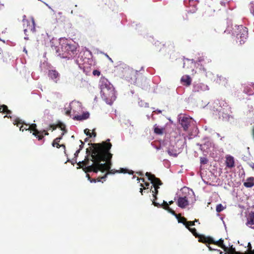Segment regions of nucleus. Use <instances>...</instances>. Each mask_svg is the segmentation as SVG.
<instances>
[{"instance_id":"4468645a","label":"nucleus","mask_w":254,"mask_h":254,"mask_svg":"<svg viewBox=\"0 0 254 254\" xmlns=\"http://www.w3.org/2000/svg\"><path fill=\"white\" fill-rule=\"evenodd\" d=\"M197 238H198V241L199 242L204 243V244H210L213 242V238L210 237H206L204 235H199Z\"/></svg>"},{"instance_id":"6ab92c4d","label":"nucleus","mask_w":254,"mask_h":254,"mask_svg":"<svg viewBox=\"0 0 254 254\" xmlns=\"http://www.w3.org/2000/svg\"><path fill=\"white\" fill-rule=\"evenodd\" d=\"M168 153L170 155L174 157H176L180 153L178 150L175 148L174 146H170L168 149Z\"/></svg>"},{"instance_id":"bb28decb","label":"nucleus","mask_w":254,"mask_h":254,"mask_svg":"<svg viewBox=\"0 0 254 254\" xmlns=\"http://www.w3.org/2000/svg\"><path fill=\"white\" fill-rule=\"evenodd\" d=\"M201 83H196L194 84L193 88V91L194 92H199L201 90Z\"/></svg>"},{"instance_id":"e2e57ef3","label":"nucleus","mask_w":254,"mask_h":254,"mask_svg":"<svg viewBox=\"0 0 254 254\" xmlns=\"http://www.w3.org/2000/svg\"><path fill=\"white\" fill-rule=\"evenodd\" d=\"M87 141V138H86V139H85V141Z\"/></svg>"},{"instance_id":"c9c22d12","label":"nucleus","mask_w":254,"mask_h":254,"mask_svg":"<svg viewBox=\"0 0 254 254\" xmlns=\"http://www.w3.org/2000/svg\"><path fill=\"white\" fill-rule=\"evenodd\" d=\"M58 126L59 128H61V130L64 131L65 132H66V130H65V127L64 125L61 123L59 125H58Z\"/></svg>"},{"instance_id":"69168bd1","label":"nucleus","mask_w":254,"mask_h":254,"mask_svg":"<svg viewBox=\"0 0 254 254\" xmlns=\"http://www.w3.org/2000/svg\"><path fill=\"white\" fill-rule=\"evenodd\" d=\"M151 189H152V188H151V189H150V190H149V191H150L151 190Z\"/></svg>"},{"instance_id":"39448f33","label":"nucleus","mask_w":254,"mask_h":254,"mask_svg":"<svg viewBox=\"0 0 254 254\" xmlns=\"http://www.w3.org/2000/svg\"><path fill=\"white\" fill-rule=\"evenodd\" d=\"M23 22L24 31L26 35L27 33H34L35 31V24L33 19L31 20H24Z\"/></svg>"},{"instance_id":"a18cd8bd","label":"nucleus","mask_w":254,"mask_h":254,"mask_svg":"<svg viewBox=\"0 0 254 254\" xmlns=\"http://www.w3.org/2000/svg\"><path fill=\"white\" fill-rule=\"evenodd\" d=\"M89 180L91 183H96V180L95 179H90V180Z\"/></svg>"},{"instance_id":"13d9d810","label":"nucleus","mask_w":254,"mask_h":254,"mask_svg":"<svg viewBox=\"0 0 254 254\" xmlns=\"http://www.w3.org/2000/svg\"><path fill=\"white\" fill-rule=\"evenodd\" d=\"M128 173L130 174H133V172L132 171H131V172H129Z\"/></svg>"},{"instance_id":"2f4dec72","label":"nucleus","mask_w":254,"mask_h":254,"mask_svg":"<svg viewBox=\"0 0 254 254\" xmlns=\"http://www.w3.org/2000/svg\"><path fill=\"white\" fill-rule=\"evenodd\" d=\"M224 209V207L221 204L217 205L216 207V210L217 212H220Z\"/></svg>"},{"instance_id":"0eeeda50","label":"nucleus","mask_w":254,"mask_h":254,"mask_svg":"<svg viewBox=\"0 0 254 254\" xmlns=\"http://www.w3.org/2000/svg\"><path fill=\"white\" fill-rule=\"evenodd\" d=\"M153 204L155 206H156L157 207H163V209L167 210L169 212L175 216L176 217L177 216V215L178 214H176L175 212L173 209H172L169 207V206H168V203L165 200H163V203L162 204H160L154 201Z\"/></svg>"},{"instance_id":"603ef678","label":"nucleus","mask_w":254,"mask_h":254,"mask_svg":"<svg viewBox=\"0 0 254 254\" xmlns=\"http://www.w3.org/2000/svg\"><path fill=\"white\" fill-rule=\"evenodd\" d=\"M61 146V147H63L64 148H65V146L64 145V144H61L60 145Z\"/></svg>"},{"instance_id":"9d476101","label":"nucleus","mask_w":254,"mask_h":254,"mask_svg":"<svg viewBox=\"0 0 254 254\" xmlns=\"http://www.w3.org/2000/svg\"><path fill=\"white\" fill-rule=\"evenodd\" d=\"M13 124L17 127L21 125V126L20 127L19 129L22 131H23L24 130H29L30 128L29 125L24 124L23 122L19 118H16L14 121Z\"/></svg>"},{"instance_id":"ddd939ff","label":"nucleus","mask_w":254,"mask_h":254,"mask_svg":"<svg viewBox=\"0 0 254 254\" xmlns=\"http://www.w3.org/2000/svg\"><path fill=\"white\" fill-rule=\"evenodd\" d=\"M177 204L181 208H185L189 205V200L187 197H180L178 199Z\"/></svg>"},{"instance_id":"5fc2aeb1","label":"nucleus","mask_w":254,"mask_h":254,"mask_svg":"<svg viewBox=\"0 0 254 254\" xmlns=\"http://www.w3.org/2000/svg\"><path fill=\"white\" fill-rule=\"evenodd\" d=\"M121 170H122L121 172H122V173H126V172L124 171V169H121Z\"/></svg>"},{"instance_id":"72a5a7b5","label":"nucleus","mask_w":254,"mask_h":254,"mask_svg":"<svg viewBox=\"0 0 254 254\" xmlns=\"http://www.w3.org/2000/svg\"><path fill=\"white\" fill-rule=\"evenodd\" d=\"M200 163L201 164H206L208 162V160L205 157H200Z\"/></svg>"},{"instance_id":"7c9ffc66","label":"nucleus","mask_w":254,"mask_h":254,"mask_svg":"<svg viewBox=\"0 0 254 254\" xmlns=\"http://www.w3.org/2000/svg\"><path fill=\"white\" fill-rule=\"evenodd\" d=\"M39 132H40V133L39 134V135H42L43 139H44V135H49V133H48L47 130L43 129V130H40Z\"/></svg>"},{"instance_id":"423d86ee","label":"nucleus","mask_w":254,"mask_h":254,"mask_svg":"<svg viewBox=\"0 0 254 254\" xmlns=\"http://www.w3.org/2000/svg\"><path fill=\"white\" fill-rule=\"evenodd\" d=\"M145 176L148 178V180L152 184L153 187H159L162 184L161 180L159 178H156L154 175L149 172H146Z\"/></svg>"},{"instance_id":"412c9836","label":"nucleus","mask_w":254,"mask_h":254,"mask_svg":"<svg viewBox=\"0 0 254 254\" xmlns=\"http://www.w3.org/2000/svg\"><path fill=\"white\" fill-rule=\"evenodd\" d=\"M89 117V114L88 112L84 113L81 115H77L74 117V119L77 121L86 120Z\"/></svg>"},{"instance_id":"6e6552de","label":"nucleus","mask_w":254,"mask_h":254,"mask_svg":"<svg viewBox=\"0 0 254 254\" xmlns=\"http://www.w3.org/2000/svg\"><path fill=\"white\" fill-rule=\"evenodd\" d=\"M191 122V118L185 116L181 118L180 120V123L185 131L188 129Z\"/></svg>"},{"instance_id":"aec40b11","label":"nucleus","mask_w":254,"mask_h":254,"mask_svg":"<svg viewBox=\"0 0 254 254\" xmlns=\"http://www.w3.org/2000/svg\"><path fill=\"white\" fill-rule=\"evenodd\" d=\"M244 186L246 188H252L254 186V178H248L246 182L244 183Z\"/></svg>"},{"instance_id":"473e14b6","label":"nucleus","mask_w":254,"mask_h":254,"mask_svg":"<svg viewBox=\"0 0 254 254\" xmlns=\"http://www.w3.org/2000/svg\"><path fill=\"white\" fill-rule=\"evenodd\" d=\"M149 186L150 184L148 182H145L144 184L141 183L140 184V186L142 187L144 190L148 189Z\"/></svg>"},{"instance_id":"a878e982","label":"nucleus","mask_w":254,"mask_h":254,"mask_svg":"<svg viewBox=\"0 0 254 254\" xmlns=\"http://www.w3.org/2000/svg\"><path fill=\"white\" fill-rule=\"evenodd\" d=\"M205 59H206V58H205L204 56H201L198 57V58L196 60V63H197L198 64L200 63V64H206Z\"/></svg>"},{"instance_id":"e433bc0d","label":"nucleus","mask_w":254,"mask_h":254,"mask_svg":"<svg viewBox=\"0 0 254 254\" xmlns=\"http://www.w3.org/2000/svg\"><path fill=\"white\" fill-rule=\"evenodd\" d=\"M84 131L87 136H88L89 137H92V134H91V133H90L89 129L86 128L84 130Z\"/></svg>"},{"instance_id":"de8ad7c7","label":"nucleus","mask_w":254,"mask_h":254,"mask_svg":"<svg viewBox=\"0 0 254 254\" xmlns=\"http://www.w3.org/2000/svg\"><path fill=\"white\" fill-rule=\"evenodd\" d=\"M207 247H208V249H209V250L210 251H213V250H215V249H212V248L211 247H210L209 246H207Z\"/></svg>"},{"instance_id":"9b49d317","label":"nucleus","mask_w":254,"mask_h":254,"mask_svg":"<svg viewBox=\"0 0 254 254\" xmlns=\"http://www.w3.org/2000/svg\"><path fill=\"white\" fill-rule=\"evenodd\" d=\"M194 63L193 62V60H189L187 59L186 61L184 63V65L183 67L184 68H186V69H188V71H190V69L191 73L193 74L194 73Z\"/></svg>"},{"instance_id":"b1692460","label":"nucleus","mask_w":254,"mask_h":254,"mask_svg":"<svg viewBox=\"0 0 254 254\" xmlns=\"http://www.w3.org/2000/svg\"><path fill=\"white\" fill-rule=\"evenodd\" d=\"M0 113H6L7 114H11V111L8 109L7 106L2 105L0 107Z\"/></svg>"},{"instance_id":"4c0bfd02","label":"nucleus","mask_w":254,"mask_h":254,"mask_svg":"<svg viewBox=\"0 0 254 254\" xmlns=\"http://www.w3.org/2000/svg\"><path fill=\"white\" fill-rule=\"evenodd\" d=\"M101 74V72L99 70H94L93 71V74L95 76H99Z\"/></svg>"},{"instance_id":"4d7b16f0","label":"nucleus","mask_w":254,"mask_h":254,"mask_svg":"<svg viewBox=\"0 0 254 254\" xmlns=\"http://www.w3.org/2000/svg\"><path fill=\"white\" fill-rule=\"evenodd\" d=\"M252 168L254 169V164H253L252 165H251Z\"/></svg>"},{"instance_id":"6e6d98bb","label":"nucleus","mask_w":254,"mask_h":254,"mask_svg":"<svg viewBox=\"0 0 254 254\" xmlns=\"http://www.w3.org/2000/svg\"><path fill=\"white\" fill-rule=\"evenodd\" d=\"M193 221L194 222V223L195 222H198V220L195 219Z\"/></svg>"},{"instance_id":"7ed1b4c3","label":"nucleus","mask_w":254,"mask_h":254,"mask_svg":"<svg viewBox=\"0 0 254 254\" xmlns=\"http://www.w3.org/2000/svg\"><path fill=\"white\" fill-rule=\"evenodd\" d=\"M53 50H55L58 55L64 58H72L74 57L78 53L77 46L75 44L68 43L67 42L63 43L62 45V51L64 52L62 55L59 53V48L57 46H51Z\"/></svg>"},{"instance_id":"20e7f679","label":"nucleus","mask_w":254,"mask_h":254,"mask_svg":"<svg viewBox=\"0 0 254 254\" xmlns=\"http://www.w3.org/2000/svg\"><path fill=\"white\" fill-rule=\"evenodd\" d=\"M237 27V31H236L237 42L242 45L246 42L248 37V28L242 25Z\"/></svg>"},{"instance_id":"37998d69","label":"nucleus","mask_w":254,"mask_h":254,"mask_svg":"<svg viewBox=\"0 0 254 254\" xmlns=\"http://www.w3.org/2000/svg\"><path fill=\"white\" fill-rule=\"evenodd\" d=\"M50 127L52 128L53 130H55V129H56V127H56V126H54V125H50Z\"/></svg>"},{"instance_id":"cd10ccee","label":"nucleus","mask_w":254,"mask_h":254,"mask_svg":"<svg viewBox=\"0 0 254 254\" xmlns=\"http://www.w3.org/2000/svg\"><path fill=\"white\" fill-rule=\"evenodd\" d=\"M154 187V189L153 190H152V193H153V197H154V199L152 201L153 203L154 201L155 202H156L155 200L157 199V194L158 193V189L159 188V187Z\"/></svg>"},{"instance_id":"393cba45","label":"nucleus","mask_w":254,"mask_h":254,"mask_svg":"<svg viewBox=\"0 0 254 254\" xmlns=\"http://www.w3.org/2000/svg\"><path fill=\"white\" fill-rule=\"evenodd\" d=\"M244 92L248 94V95H253L254 94V91L251 89V88L248 86H247L245 87Z\"/></svg>"},{"instance_id":"864d4df0","label":"nucleus","mask_w":254,"mask_h":254,"mask_svg":"<svg viewBox=\"0 0 254 254\" xmlns=\"http://www.w3.org/2000/svg\"><path fill=\"white\" fill-rule=\"evenodd\" d=\"M86 176L88 178V180H90L91 178H90V177L89 175L87 174Z\"/></svg>"},{"instance_id":"f257e3e1","label":"nucleus","mask_w":254,"mask_h":254,"mask_svg":"<svg viewBox=\"0 0 254 254\" xmlns=\"http://www.w3.org/2000/svg\"><path fill=\"white\" fill-rule=\"evenodd\" d=\"M110 141L108 139L101 143H91V146L86 149L85 160L79 163L85 167L83 170L86 173L108 171L104 176L97 178L96 182H99L102 179L105 181L108 174L114 173L112 170H110L113 154L110 153L112 144Z\"/></svg>"},{"instance_id":"c03bdc74","label":"nucleus","mask_w":254,"mask_h":254,"mask_svg":"<svg viewBox=\"0 0 254 254\" xmlns=\"http://www.w3.org/2000/svg\"><path fill=\"white\" fill-rule=\"evenodd\" d=\"M92 135H93L94 137L96 136V133L95 132L94 129L93 130L92 133H91Z\"/></svg>"},{"instance_id":"c85d7f7f","label":"nucleus","mask_w":254,"mask_h":254,"mask_svg":"<svg viewBox=\"0 0 254 254\" xmlns=\"http://www.w3.org/2000/svg\"><path fill=\"white\" fill-rule=\"evenodd\" d=\"M187 229L193 234L194 236H195V238H197V237L200 235L197 233L196 230L194 228H190Z\"/></svg>"},{"instance_id":"4be33fe9","label":"nucleus","mask_w":254,"mask_h":254,"mask_svg":"<svg viewBox=\"0 0 254 254\" xmlns=\"http://www.w3.org/2000/svg\"><path fill=\"white\" fill-rule=\"evenodd\" d=\"M64 132H63L62 135L60 137H57L53 140L52 142V146L53 147H56L57 148H60L61 147L59 142L60 140L62 139L63 136L64 135Z\"/></svg>"},{"instance_id":"0e129e2a","label":"nucleus","mask_w":254,"mask_h":254,"mask_svg":"<svg viewBox=\"0 0 254 254\" xmlns=\"http://www.w3.org/2000/svg\"><path fill=\"white\" fill-rule=\"evenodd\" d=\"M207 63H209V60H207Z\"/></svg>"},{"instance_id":"ea45409f","label":"nucleus","mask_w":254,"mask_h":254,"mask_svg":"<svg viewBox=\"0 0 254 254\" xmlns=\"http://www.w3.org/2000/svg\"><path fill=\"white\" fill-rule=\"evenodd\" d=\"M137 180L139 181H141L143 183L145 182V180H144V178H137Z\"/></svg>"},{"instance_id":"bf43d9fd","label":"nucleus","mask_w":254,"mask_h":254,"mask_svg":"<svg viewBox=\"0 0 254 254\" xmlns=\"http://www.w3.org/2000/svg\"><path fill=\"white\" fill-rule=\"evenodd\" d=\"M4 117V118H5V117H7V118H11V117H10V116H5Z\"/></svg>"},{"instance_id":"58836bf2","label":"nucleus","mask_w":254,"mask_h":254,"mask_svg":"<svg viewBox=\"0 0 254 254\" xmlns=\"http://www.w3.org/2000/svg\"><path fill=\"white\" fill-rule=\"evenodd\" d=\"M80 142H81V145H80V146H79V147H80V148H79V149H80V150H81V149H82V148L83 147V145H84V142H83V141H82L81 140H80Z\"/></svg>"},{"instance_id":"680f3d73","label":"nucleus","mask_w":254,"mask_h":254,"mask_svg":"<svg viewBox=\"0 0 254 254\" xmlns=\"http://www.w3.org/2000/svg\"><path fill=\"white\" fill-rule=\"evenodd\" d=\"M107 57L109 58V59H110V60H111V58H110L108 55H107Z\"/></svg>"},{"instance_id":"a211bd4d","label":"nucleus","mask_w":254,"mask_h":254,"mask_svg":"<svg viewBox=\"0 0 254 254\" xmlns=\"http://www.w3.org/2000/svg\"><path fill=\"white\" fill-rule=\"evenodd\" d=\"M213 243H212L211 244L217 245L218 246L223 249L224 251H227L228 248L224 245V240L222 238L220 239L218 241H215L213 239Z\"/></svg>"},{"instance_id":"09e8293b","label":"nucleus","mask_w":254,"mask_h":254,"mask_svg":"<svg viewBox=\"0 0 254 254\" xmlns=\"http://www.w3.org/2000/svg\"><path fill=\"white\" fill-rule=\"evenodd\" d=\"M137 173L140 176H143V174L142 172H137Z\"/></svg>"},{"instance_id":"3c124183","label":"nucleus","mask_w":254,"mask_h":254,"mask_svg":"<svg viewBox=\"0 0 254 254\" xmlns=\"http://www.w3.org/2000/svg\"><path fill=\"white\" fill-rule=\"evenodd\" d=\"M223 106H227V103L225 102L224 101H223Z\"/></svg>"},{"instance_id":"f3484780","label":"nucleus","mask_w":254,"mask_h":254,"mask_svg":"<svg viewBox=\"0 0 254 254\" xmlns=\"http://www.w3.org/2000/svg\"><path fill=\"white\" fill-rule=\"evenodd\" d=\"M247 225L251 227L254 225V211H251L247 218Z\"/></svg>"},{"instance_id":"1a4fd4ad","label":"nucleus","mask_w":254,"mask_h":254,"mask_svg":"<svg viewBox=\"0 0 254 254\" xmlns=\"http://www.w3.org/2000/svg\"><path fill=\"white\" fill-rule=\"evenodd\" d=\"M48 75L49 77L55 83H57L60 80V74L58 71L55 69L49 70L48 71Z\"/></svg>"},{"instance_id":"2eb2a0df","label":"nucleus","mask_w":254,"mask_h":254,"mask_svg":"<svg viewBox=\"0 0 254 254\" xmlns=\"http://www.w3.org/2000/svg\"><path fill=\"white\" fill-rule=\"evenodd\" d=\"M181 82L184 85L189 86L191 84V78L189 75H185L182 77Z\"/></svg>"},{"instance_id":"8fccbe9b","label":"nucleus","mask_w":254,"mask_h":254,"mask_svg":"<svg viewBox=\"0 0 254 254\" xmlns=\"http://www.w3.org/2000/svg\"><path fill=\"white\" fill-rule=\"evenodd\" d=\"M173 202H173V200L170 201L169 202V203H168V205H171V204H173Z\"/></svg>"},{"instance_id":"dca6fc26","label":"nucleus","mask_w":254,"mask_h":254,"mask_svg":"<svg viewBox=\"0 0 254 254\" xmlns=\"http://www.w3.org/2000/svg\"><path fill=\"white\" fill-rule=\"evenodd\" d=\"M226 165L229 168H232L235 166V162L234 158L231 156H228L226 157Z\"/></svg>"},{"instance_id":"a19ab883","label":"nucleus","mask_w":254,"mask_h":254,"mask_svg":"<svg viewBox=\"0 0 254 254\" xmlns=\"http://www.w3.org/2000/svg\"><path fill=\"white\" fill-rule=\"evenodd\" d=\"M80 149H79L78 150H77L75 152V153H74V155H75V156H78V153L80 152Z\"/></svg>"},{"instance_id":"f03ea898","label":"nucleus","mask_w":254,"mask_h":254,"mask_svg":"<svg viewBox=\"0 0 254 254\" xmlns=\"http://www.w3.org/2000/svg\"><path fill=\"white\" fill-rule=\"evenodd\" d=\"M99 85L102 99L107 104H111L116 99L115 91L113 86L104 77L101 78Z\"/></svg>"},{"instance_id":"052dcab7","label":"nucleus","mask_w":254,"mask_h":254,"mask_svg":"<svg viewBox=\"0 0 254 254\" xmlns=\"http://www.w3.org/2000/svg\"><path fill=\"white\" fill-rule=\"evenodd\" d=\"M193 0H189V2H191V1H193Z\"/></svg>"},{"instance_id":"f8f14e48","label":"nucleus","mask_w":254,"mask_h":254,"mask_svg":"<svg viewBox=\"0 0 254 254\" xmlns=\"http://www.w3.org/2000/svg\"><path fill=\"white\" fill-rule=\"evenodd\" d=\"M29 127H30L29 130L33 131V135L36 136L39 140H43L42 135H39L38 134H39L40 133V130L37 129V125L35 124H32V125L29 126Z\"/></svg>"},{"instance_id":"f704fd0d","label":"nucleus","mask_w":254,"mask_h":254,"mask_svg":"<svg viewBox=\"0 0 254 254\" xmlns=\"http://www.w3.org/2000/svg\"><path fill=\"white\" fill-rule=\"evenodd\" d=\"M194 225H195V223H194V222L193 221H188L187 222V224L186 225V227L187 228H190V226H193Z\"/></svg>"},{"instance_id":"79ce46f5","label":"nucleus","mask_w":254,"mask_h":254,"mask_svg":"<svg viewBox=\"0 0 254 254\" xmlns=\"http://www.w3.org/2000/svg\"><path fill=\"white\" fill-rule=\"evenodd\" d=\"M70 113H71L70 110H67L66 111L65 114L67 116H69L70 115Z\"/></svg>"},{"instance_id":"5701e85b","label":"nucleus","mask_w":254,"mask_h":254,"mask_svg":"<svg viewBox=\"0 0 254 254\" xmlns=\"http://www.w3.org/2000/svg\"><path fill=\"white\" fill-rule=\"evenodd\" d=\"M176 218L177 219L179 223L183 224L185 226L187 224L188 221L187 220V219L184 217L181 216V214H178L177 215V216L176 217Z\"/></svg>"},{"instance_id":"c756f323","label":"nucleus","mask_w":254,"mask_h":254,"mask_svg":"<svg viewBox=\"0 0 254 254\" xmlns=\"http://www.w3.org/2000/svg\"><path fill=\"white\" fill-rule=\"evenodd\" d=\"M163 128H159L158 127H156L154 128V132L157 134H162L163 133Z\"/></svg>"},{"instance_id":"49530a36","label":"nucleus","mask_w":254,"mask_h":254,"mask_svg":"<svg viewBox=\"0 0 254 254\" xmlns=\"http://www.w3.org/2000/svg\"><path fill=\"white\" fill-rule=\"evenodd\" d=\"M143 190H144V189H143V188H140V190H139V191H140V192L141 193V195H143Z\"/></svg>"}]
</instances>
